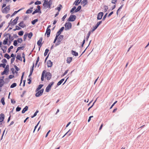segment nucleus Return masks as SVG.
<instances>
[{"mask_svg": "<svg viewBox=\"0 0 149 149\" xmlns=\"http://www.w3.org/2000/svg\"><path fill=\"white\" fill-rule=\"evenodd\" d=\"M52 4V0H49V1H48V0H45L43 4V6L45 9L50 8Z\"/></svg>", "mask_w": 149, "mask_h": 149, "instance_id": "1", "label": "nucleus"}, {"mask_svg": "<svg viewBox=\"0 0 149 149\" xmlns=\"http://www.w3.org/2000/svg\"><path fill=\"white\" fill-rule=\"evenodd\" d=\"M11 37V35L8 33L6 34V37H5V39L3 40V45H6L8 42V39H10Z\"/></svg>", "mask_w": 149, "mask_h": 149, "instance_id": "2", "label": "nucleus"}, {"mask_svg": "<svg viewBox=\"0 0 149 149\" xmlns=\"http://www.w3.org/2000/svg\"><path fill=\"white\" fill-rule=\"evenodd\" d=\"M63 36L62 35H61L58 37L57 42L56 44V46L58 45L61 43V42L63 39Z\"/></svg>", "mask_w": 149, "mask_h": 149, "instance_id": "3", "label": "nucleus"}, {"mask_svg": "<svg viewBox=\"0 0 149 149\" xmlns=\"http://www.w3.org/2000/svg\"><path fill=\"white\" fill-rule=\"evenodd\" d=\"M65 30H68L71 28L72 24L71 23L68 22L65 24Z\"/></svg>", "mask_w": 149, "mask_h": 149, "instance_id": "4", "label": "nucleus"}, {"mask_svg": "<svg viewBox=\"0 0 149 149\" xmlns=\"http://www.w3.org/2000/svg\"><path fill=\"white\" fill-rule=\"evenodd\" d=\"M54 82H50L49 85L47 86V87L45 91L47 92H48L51 89V87L54 84Z\"/></svg>", "mask_w": 149, "mask_h": 149, "instance_id": "5", "label": "nucleus"}, {"mask_svg": "<svg viewBox=\"0 0 149 149\" xmlns=\"http://www.w3.org/2000/svg\"><path fill=\"white\" fill-rule=\"evenodd\" d=\"M43 91L44 89H41L40 91L39 90L36 94V96L37 97H38L41 96L42 95Z\"/></svg>", "mask_w": 149, "mask_h": 149, "instance_id": "6", "label": "nucleus"}, {"mask_svg": "<svg viewBox=\"0 0 149 149\" xmlns=\"http://www.w3.org/2000/svg\"><path fill=\"white\" fill-rule=\"evenodd\" d=\"M76 17L75 15H71L68 19V21L69 22H72L74 21L76 19Z\"/></svg>", "mask_w": 149, "mask_h": 149, "instance_id": "7", "label": "nucleus"}, {"mask_svg": "<svg viewBox=\"0 0 149 149\" xmlns=\"http://www.w3.org/2000/svg\"><path fill=\"white\" fill-rule=\"evenodd\" d=\"M10 10L9 6H7L4 8L2 10V12L4 13H7Z\"/></svg>", "mask_w": 149, "mask_h": 149, "instance_id": "8", "label": "nucleus"}, {"mask_svg": "<svg viewBox=\"0 0 149 149\" xmlns=\"http://www.w3.org/2000/svg\"><path fill=\"white\" fill-rule=\"evenodd\" d=\"M51 25H48L46 30V34H47V37H48L49 36L51 32V30L49 28L51 27Z\"/></svg>", "mask_w": 149, "mask_h": 149, "instance_id": "9", "label": "nucleus"}, {"mask_svg": "<svg viewBox=\"0 0 149 149\" xmlns=\"http://www.w3.org/2000/svg\"><path fill=\"white\" fill-rule=\"evenodd\" d=\"M45 76L46 78L48 80H50L51 78L52 75L49 72H46L45 73Z\"/></svg>", "mask_w": 149, "mask_h": 149, "instance_id": "10", "label": "nucleus"}, {"mask_svg": "<svg viewBox=\"0 0 149 149\" xmlns=\"http://www.w3.org/2000/svg\"><path fill=\"white\" fill-rule=\"evenodd\" d=\"M61 32L59 30L57 33L56 35V37L53 43H55L58 37L60 36V34H61Z\"/></svg>", "mask_w": 149, "mask_h": 149, "instance_id": "11", "label": "nucleus"}, {"mask_svg": "<svg viewBox=\"0 0 149 149\" xmlns=\"http://www.w3.org/2000/svg\"><path fill=\"white\" fill-rule=\"evenodd\" d=\"M103 12H101L98 14L97 18V19H101L103 15Z\"/></svg>", "mask_w": 149, "mask_h": 149, "instance_id": "12", "label": "nucleus"}, {"mask_svg": "<svg viewBox=\"0 0 149 149\" xmlns=\"http://www.w3.org/2000/svg\"><path fill=\"white\" fill-rule=\"evenodd\" d=\"M42 38H40V39L37 42V45L38 46L40 47V48L41 47L42 43H41L42 41Z\"/></svg>", "mask_w": 149, "mask_h": 149, "instance_id": "13", "label": "nucleus"}, {"mask_svg": "<svg viewBox=\"0 0 149 149\" xmlns=\"http://www.w3.org/2000/svg\"><path fill=\"white\" fill-rule=\"evenodd\" d=\"M18 19L19 17H16L15 19H14L12 22L11 24H12V25H14L16 24H17Z\"/></svg>", "mask_w": 149, "mask_h": 149, "instance_id": "14", "label": "nucleus"}, {"mask_svg": "<svg viewBox=\"0 0 149 149\" xmlns=\"http://www.w3.org/2000/svg\"><path fill=\"white\" fill-rule=\"evenodd\" d=\"M18 25L19 26L22 28H24L26 26V25L24 23L23 21H21L19 24Z\"/></svg>", "mask_w": 149, "mask_h": 149, "instance_id": "15", "label": "nucleus"}, {"mask_svg": "<svg viewBox=\"0 0 149 149\" xmlns=\"http://www.w3.org/2000/svg\"><path fill=\"white\" fill-rule=\"evenodd\" d=\"M4 119V115L3 113L0 114V122H2Z\"/></svg>", "mask_w": 149, "mask_h": 149, "instance_id": "16", "label": "nucleus"}, {"mask_svg": "<svg viewBox=\"0 0 149 149\" xmlns=\"http://www.w3.org/2000/svg\"><path fill=\"white\" fill-rule=\"evenodd\" d=\"M47 66L48 67H51L52 65V63L50 60L47 61Z\"/></svg>", "mask_w": 149, "mask_h": 149, "instance_id": "17", "label": "nucleus"}, {"mask_svg": "<svg viewBox=\"0 0 149 149\" xmlns=\"http://www.w3.org/2000/svg\"><path fill=\"white\" fill-rule=\"evenodd\" d=\"M33 8V7L30 8L29 9H28L26 11V14L30 13H32V9Z\"/></svg>", "mask_w": 149, "mask_h": 149, "instance_id": "18", "label": "nucleus"}, {"mask_svg": "<svg viewBox=\"0 0 149 149\" xmlns=\"http://www.w3.org/2000/svg\"><path fill=\"white\" fill-rule=\"evenodd\" d=\"M72 57H68L66 60L67 63H70L72 61Z\"/></svg>", "mask_w": 149, "mask_h": 149, "instance_id": "19", "label": "nucleus"}, {"mask_svg": "<svg viewBox=\"0 0 149 149\" xmlns=\"http://www.w3.org/2000/svg\"><path fill=\"white\" fill-rule=\"evenodd\" d=\"M62 7V5L61 4H59L58 6L55 8V10H58V12H59L60 11Z\"/></svg>", "mask_w": 149, "mask_h": 149, "instance_id": "20", "label": "nucleus"}, {"mask_svg": "<svg viewBox=\"0 0 149 149\" xmlns=\"http://www.w3.org/2000/svg\"><path fill=\"white\" fill-rule=\"evenodd\" d=\"M45 70H44L42 73V76L41 78V80L42 81H43L44 79V74H45Z\"/></svg>", "mask_w": 149, "mask_h": 149, "instance_id": "21", "label": "nucleus"}, {"mask_svg": "<svg viewBox=\"0 0 149 149\" xmlns=\"http://www.w3.org/2000/svg\"><path fill=\"white\" fill-rule=\"evenodd\" d=\"M71 52L72 54L75 56H77L78 55V53L75 51L72 50Z\"/></svg>", "mask_w": 149, "mask_h": 149, "instance_id": "22", "label": "nucleus"}, {"mask_svg": "<svg viewBox=\"0 0 149 149\" xmlns=\"http://www.w3.org/2000/svg\"><path fill=\"white\" fill-rule=\"evenodd\" d=\"M8 71L9 70L8 69H7L6 68H5L4 71L1 73V75H3L5 74L6 73L8 72Z\"/></svg>", "mask_w": 149, "mask_h": 149, "instance_id": "23", "label": "nucleus"}, {"mask_svg": "<svg viewBox=\"0 0 149 149\" xmlns=\"http://www.w3.org/2000/svg\"><path fill=\"white\" fill-rule=\"evenodd\" d=\"M28 109V107L26 106L23 109L22 111V113H24Z\"/></svg>", "mask_w": 149, "mask_h": 149, "instance_id": "24", "label": "nucleus"}, {"mask_svg": "<svg viewBox=\"0 0 149 149\" xmlns=\"http://www.w3.org/2000/svg\"><path fill=\"white\" fill-rule=\"evenodd\" d=\"M81 0H76L75 1L74 4L76 6L78 5L81 1Z\"/></svg>", "mask_w": 149, "mask_h": 149, "instance_id": "25", "label": "nucleus"}, {"mask_svg": "<svg viewBox=\"0 0 149 149\" xmlns=\"http://www.w3.org/2000/svg\"><path fill=\"white\" fill-rule=\"evenodd\" d=\"M4 84V81L3 79H0V87H2Z\"/></svg>", "mask_w": 149, "mask_h": 149, "instance_id": "26", "label": "nucleus"}, {"mask_svg": "<svg viewBox=\"0 0 149 149\" xmlns=\"http://www.w3.org/2000/svg\"><path fill=\"white\" fill-rule=\"evenodd\" d=\"M64 80V79H62L57 84V85L58 86L60 85L62 83L63 81Z\"/></svg>", "mask_w": 149, "mask_h": 149, "instance_id": "27", "label": "nucleus"}, {"mask_svg": "<svg viewBox=\"0 0 149 149\" xmlns=\"http://www.w3.org/2000/svg\"><path fill=\"white\" fill-rule=\"evenodd\" d=\"M43 86V85L42 84H40L39 85L38 87L36 90V91H38L40 89L42 88Z\"/></svg>", "mask_w": 149, "mask_h": 149, "instance_id": "28", "label": "nucleus"}, {"mask_svg": "<svg viewBox=\"0 0 149 149\" xmlns=\"http://www.w3.org/2000/svg\"><path fill=\"white\" fill-rule=\"evenodd\" d=\"M24 46L18 47L17 49V51H16V52H17L20 49H22V50L24 49Z\"/></svg>", "mask_w": 149, "mask_h": 149, "instance_id": "29", "label": "nucleus"}, {"mask_svg": "<svg viewBox=\"0 0 149 149\" xmlns=\"http://www.w3.org/2000/svg\"><path fill=\"white\" fill-rule=\"evenodd\" d=\"M16 58L17 59L21 61H22V59L20 55H18L16 57Z\"/></svg>", "mask_w": 149, "mask_h": 149, "instance_id": "30", "label": "nucleus"}, {"mask_svg": "<svg viewBox=\"0 0 149 149\" xmlns=\"http://www.w3.org/2000/svg\"><path fill=\"white\" fill-rule=\"evenodd\" d=\"M81 6H78L77 9H76L75 10V12H77L78 11H79L81 8Z\"/></svg>", "mask_w": 149, "mask_h": 149, "instance_id": "31", "label": "nucleus"}, {"mask_svg": "<svg viewBox=\"0 0 149 149\" xmlns=\"http://www.w3.org/2000/svg\"><path fill=\"white\" fill-rule=\"evenodd\" d=\"M4 56V57L8 59H9L10 58L9 55L7 53L5 54Z\"/></svg>", "mask_w": 149, "mask_h": 149, "instance_id": "32", "label": "nucleus"}, {"mask_svg": "<svg viewBox=\"0 0 149 149\" xmlns=\"http://www.w3.org/2000/svg\"><path fill=\"white\" fill-rule=\"evenodd\" d=\"M17 86V84L16 83H13L10 86V88H13Z\"/></svg>", "mask_w": 149, "mask_h": 149, "instance_id": "33", "label": "nucleus"}, {"mask_svg": "<svg viewBox=\"0 0 149 149\" xmlns=\"http://www.w3.org/2000/svg\"><path fill=\"white\" fill-rule=\"evenodd\" d=\"M38 21V19H36L34 20L31 23L32 24L34 25V24L36 22H37Z\"/></svg>", "mask_w": 149, "mask_h": 149, "instance_id": "34", "label": "nucleus"}, {"mask_svg": "<svg viewBox=\"0 0 149 149\" xmlns=\"http://www.w3.org/2000/svg\"><path fill=\"white\" fill-rule=\"evenodd\" d=\"M33 36V33L32 32H30L28 35V37L30 39H31Z\"/></svg>", "mask_w": 149, "mask_h": 149, "instance_id": "35", "label": "nucleus"}, {"mask_svg": "<svg viewBox=\"0 0 149 149\" xmlns=\"http://www.w3.org/2000/svg\"><path fill=\"white\" fill-rule=\"evenodd\" d=\"M49 51V50L48 49H46L45 50V52L44 54V55L45 56H46L47 55V53Z\"/></svg>", "mask_w": 149, "mask_h": 149, "instance_id": "36", "label": "nucleus"}, {"mask_svg": "<svg viewBox=\"0 0 149 149\" xmlns=\"http://www.w3.org/2000/svg\"><path fill=\"white\" fill-rule=\"evenodd\" d=\"M81 3H83L84 4V6H85L86 4L87 3V0H84Z\"/></svg>", "mask_w": 149, "mask_h": 149, "instance_id": "37", "label": "nucleus"}, {"mask_svg": "<svg viewBox=\"0 0 149 149\" xmlns=\"http://www.w3.org/2000/svg\"><path fill=\"white\" fill-rule=\"evenodd\" d=\"M22 39L21 38H18L17 40V42L20 43L22 42Z\"/></svg>", "mask_w": 149, "mask_h": 149, "instance_id": "38", "label": "nucleus"}, {"mask_svg": "<svg viewBox=\"0 0 149 149\" xmlns=\"http://www.w3.org/2000/svg\"><path fill=\"white\" fill-rule=\"evenodd\" d=\"M24 32L22 31H20L18 33V35L20 36H22L23 35Z\"/></svg>", "mask_w": 149, "mask_h": 149, "instance_id": "39", "label": "nucleus"}, {"mask_svg": "<svg viewBox=\"0 0 149 149\" xmlns=\"http://www.w3.org/2000/svg\"><path fill=\"white\" fill-rule=\"evenodd\" d=\"M28 34H25L23 38L24 40L25 41L26 38Z\"/></svg>", "mask_w": 149, "mask_h": 149, "instance_id": "40", "label": "nucleus"}, {"mask_svg": "<svg viewBox=\"0 0 149 149\" xmlns=\"http://www.w3.org/2000/svg\"><path fill=\"white\" fill-rule=\"evenodd\" d=\"M13 46H11L8 49V52L9 53L10 52V49H13Z\"/></svg>", "mask_w": 149, "mask_h": 149, "instance_id": "41", "label": "nucleus"}, {"mask_svg": "<svg viewBox=\"0 0 149 149\" xmlns=\"http://www.w3.org/2000/svg\"><path fill=\"white\" fill-rule=\"evenodd\" d=\"M41 3V2L40 1H37L35 3V4L36 5H39Z\"/></svg>", "mask_w": 149, "mask_h": 149, "instance_id": "42", "label": "nucleus"}, {"mask_svg": "<svg viewBox=\"0 0 149 149\" xmlns=\"http://www.w3.org/2000/svg\"><path fill=\"white\" fill-rule=\"evenodd\" d=\"M15 27L16 28L14 29V31H15L16 30H19L21 29V28L17 26H16Z\"/></svg>", "mask_w": 149, "mask_h": 149, "instance_id": "43", "label": "nucleus"}, {"mask_svg": "<svg viewBox=\"0 0 149 149\" xmlns=\"http://www.w3.org/2000/svg\"><path fill=\"white\" fill-rule=\"evenodd\" d=\"M76 9V7L74 6L73 8L71 10L70 12L71 13H72Z\"/></svg>", "mask_w": 149, "mask_h": 149, "instance_id": "44", "label": "nucleus"}, {"mask_svg": "<svg viewBox=\"0 0 149 149\" xmlns=\"http://www.w3.org/2000/svg\"><path fill=\"white\" fill-rule=\"evenodd\" d=\"M1 102L2 103V104L4 105L5 104V102L4 101V99L3 98L1 99Z\"/></svg>", "mask_w": 149, "mask_h": 149, "instance_id": "45", "label": "nucleus"}, {"mask_svg": "<svg viewBox=\"0 0 149 149\" xmlns=\"http://www.w3.org/2000/svg\"><path fill=\"white\" fill-rule=\"evenodd\" d=\"M20 10H21V9H19V10H18V11H15L13 13V14L12 15H11V17H12L13 16V15H15V14H16L18 12H19V11Z\"/></svg>", "mask_w": 149, "mask_h": 149, "instance_id": "46", "label": "nucleus"}, {"mask_svg": "<svg viewBox=\"0 0 149 149\" xmlns=\"http://www.w3.org/2000/svg\"><path fill=\"white\" fill-rule=\"evenodd\" d=\"M6 64L4 63H1L0 64V67H3V68L5 67L6 66Z\"/></svg>", "mask_w": 149, "mask_h": 149, "instance_id": "47", "label": "nucleus"}, {"mask_svg": "<svg viewBox=\"0 0 149 149\" xmlns=\"http://www.w3.org/2000/svg\"><path fill=\"white\" fill-rule=\"evenodd\" d=\"M38 9H36L35 10H34L32 13V14L33 15L36 13H37L38 12Z\"/></svg>", "mask_w": 149, "mask_h": 149, "instance_id": "48", "label": "nucleus"}, {"mask_svg": "<svg viewBox=\"0 0 149 149\" xmlns=\"http://www.w3.org/2000/svg\"><path fill=\"white\" fill-rule=\"evenodd\" d=\"M67 16V14H66L62 18V21H64L65 18H66Z\"/></svg>", "mask_w": 149, "mask_h": 149, "instance_id": "49", "label": "nucleus"}, {"mask_svg": "<svg viewBox=\"0 0 149 149\" xmlns=\"http://www.w3.org/2000/svg\"><path fill=\"white\" fill-rule=\"evenodd\" d=\"M17 40H15L14 41V42H13V45L15 46H16L17 45Z\"/></svg>", "mask_w": 149, "mask_h": 149, "instance_id": "50", "label": "nucleus"}, {"mask_svg": "<svg viewBox=\"0 0 149 149\" xmlns=\"http://www.w3.org/2000/svg\"><path fill=\"white\" fill-rule=\"evenodd\" d=\"M3 48H4L5 49H6V46H3L2 48H1V49L2 50H3V53H5V52L6 51V50H5V51H4V50H3Z\"/></svg>", "mask_w": 149, "mask_h": 149, "instance_id": "51", "label": "nucleus"}, {"mask_svg": "<svg viewBox=\"0 0 149 149\" xmlns=\"http://www.w3.org/2000/svg\"><path fill=\"white\" fill-rule=\"evenodd\" d=\"M68 70H66L65 72H64V74H63L62 76H63L65 74H66L68 72Z\"/></svg>", "mask_w": 149, "mask_h": 149, "instance_id": "52", "label": "nucleus"}, {"mask_svg": "<svg viewBox=\"0 0 149 149\" xmlns=\"http://www.w3.org/2000/svg\"><path fill=\"white\" fill-rule=\"evenodd\" d=\"M21 109V108L20 107H17L16 109V111H19Z\"/></svg>", "mask_w": 149, "mask_h": 149, "instance_id": "53", "label": "nucleus"}, {"mask_svg": "<svg viewBox=\"0 0 149 149\" xmlns=\"http://www.w3.org/2000/svg\"><path fill=\"white\" fill-rule=\"evenodd\" d=\"M117 1V0H112L111 1V3L115 4Z\"/></svg>", "mask_w": 149, "mask_h": 149, "instance_id": "54", "label": "nucleus"}, {"mask_svg": "<svg viewBox=\"0 0 149 149\" xmlns=\"http://www.w3.org/2000/svg\"><path fill=\"white\" fill-rule=\"evenodd\" d=\"M97 27L96 25L94 27H93V28L92 30V31H94L97 28Z\"/></svg>", "mask_w": 149, "mask_h": 149, "instance_id": "55", "label": "nucleus"}, {"mask_svg": "<svg viewBox=\"0 0 149 149\" xmlns=\"http://www.w3.org/2000/svg\"><path fill=\"white\" fill-rule=\"evenodd\" d=\"M117 102V101H116L111 106V107H110V109H111L113 107V106L114 105V104L116 103Z\"/></svg>", "mask_w": 149, "mask_h": 149, "instance_id": "56", "label": "nucleus"}, {"mask_svg": "<svg viewBox=\"0 0 149 149\" xmlns=\"http://www.w3.org/2000/svg\"><path fill=\"white\" fill-rule=\"evenodd\" d=\"M123 6L122 5L119 8V9L117 11V14H118V11L120 10V9H121L122 8V7H123Z\"/></svg>", "mask_w": 149, "mask_h": 149, "instance_id": "57", "label": "nucleus"}, {"mask_svg": "<svg viewBox=\"0 0 149 149\" xmlns=\"http://www.w3.org/2000/svg\"><path fill=\"white\" fill-rule=\"evenodd\" d=\"M90 33H90V32H89L88 33V36H87V38H86V40H88V38H89V36H90Z\"/></svg>", "mask_w": 149, "mask_h": 149, "instance_id": "58", "label": "nucleus"}, {"mask_svg": "<svg viewBox=\"0 0 149 149\" xmlns=\"http://www.w3.org/2000/svg\"><path fill=\"white\" fill-rule=\"evenodd\" d=\"M40 121H39V122L37 124L35 127L34 129V131H33V132H34L35 130L36 129L37 127L38 126V124H39V123H40Z\"/></svg>", "mask_w": 149, "mask_h": 149, "instance_id": "59", "label": "nucleus"}, {"mask_svg": "<svg viewBox=\"0 0 149 149\" xmlns=\"http://www.w3.org/2000/svg\"><path fill=\"white\" fill-rule=\"evenodd\" d=\"M64 27H62L61 28V29H60L59 30L60 31H61V32H62L63 31V30H64Z\"/></svg>", "mask_w": 149, "mask_h": 149, "instance_id": "60", "label": "nucleus"}, {"mask_svg": "<svg viewBox=\"0 0 149 149\" xmlns=\"http://www.w3.org/2000/svg\"><path fill=\"white\" fill-rule=\"evenodd\" d=\"M15 60V58H11V63H12Z\"/></svg>", "mask_w": 149, "mask_h": 149, "instance_id": "61", "label": "nucleus"}, {"mask_svg": "<svg viewBox=\"0 0 149 149\" xmlns=\"http://www.w3.org/2000/svg\"><path fill=\"white\" fill-rule=\"evenodd\" d=\"M14 77V76L13 75H10L9 76V78L10 79H12Z\"/></svg>", "mask_w": 149, "mask_h": 149, "instance_id": "62", "label": "nucleus"}, {"mask_svg": "<svg viewBox=\"0 0 149 149\" xmlns=\"http://www.w3.org/2000/svg\"><path fill=\"white\" fill-rule=\"evenodd\" d=\"M113 13V12L112 11L111 13H110L108 15V17H109Z\"/></svg>", "mask_w": 149, "mask_h": 149, "instance_id": "63", "label": "nucleus"}, {"mask_svg": "<svg viewBox=\"0 0 149 149\" xmlns=\"http://www.w3.org/2000/svg\"><path fill=\"white\" fill-rule=\"evenodd\" d=\"M85 39H84L83 41L82 44L81 45V47H83V46H84V44L85 43Z\"/></svg>", "mask_w": 149, "mask_h": 149, "instance_id": "64", "label": "nucleus"}]
</instances>
